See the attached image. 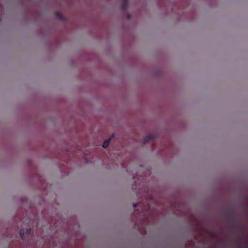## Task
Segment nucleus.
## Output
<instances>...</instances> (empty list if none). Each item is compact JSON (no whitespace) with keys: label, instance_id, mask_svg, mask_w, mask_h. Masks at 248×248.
<instances>
[{"label":"nucleus","instance_id":"nucleus-1","mask_svg":"<svg viewBox=\"0 0 248 248\" xmlns=\"http://www.w3.org/2000/svg\"><path fill=\"white\" fill-rule=\"evenodd\" d=\"M156 135L155 134H150L146 136L144 139V142H147L155 138Z\"/></svg>","mask_w":248,"mask_h":248},{"label":"nucleus","instance_id":"nucleus-3","mask_svg":"<svg viewBox=\"0 0 248 248\" xmlns=\"http://www.w3.org/2000/svg\"><path fill=\"white\" fill-rule=\"evenodd\" d=\"M109 144V140H107L104 141L103 144V147L104 148H107Z\"/></svg>","mask_w":248,"mask_h":248},{"label":"nucleus","instance_id":"nucleus-2","mask_svg":"<svg viewBox=\"0 0 248 248\" xmlns=\"http://www.w3.org/2000/svg\"><path fill=\"white\" fill-rule=\"evenodd\" d=\"M30 229H22L20 231V234L22 238H23V237L24 236L25 234H28V233H30Z\"/></svg>","mask_w":248,"mask_h":248},{"label":"nucleus","instance_id":"nucleus-4","mask_svg":"<svg viewBox=\"0 0 248 248\" xmlns=\"http://www.w3.org/2000/svg\"><path fill=\"white\" fill-rule=\"evenodd\" d=\"M127 4V0H123V3L122 5V8L124 9Z\"/></svg>","mask_w":248,"mask_h":248}]
</instances>
